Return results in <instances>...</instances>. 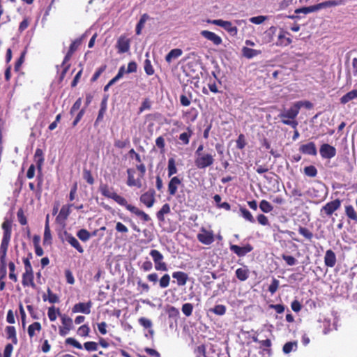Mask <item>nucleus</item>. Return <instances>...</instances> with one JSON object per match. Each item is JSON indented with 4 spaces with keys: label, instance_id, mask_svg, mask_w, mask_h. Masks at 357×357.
<instances>
[{
    "label": "nucleus",
    "instance_id": "obj_1",
    "mask_svg": "<svg viewBox=\"0 0 357 357\" xmlns=\"http://www.w3.org/2000/svg\"><path fill=\"white\" fill-rule=\"evenodd\" d=\"M3 230V235L0 246V261L3 266H5V259L8 248L9 242L11 238L12 222L8 219H5L1 225Z\"/></svg>",
    "mask_w": 357,
    "mask_h": 357
},
{
    "label": "nucleus",
    "instance_id": "obj_2",
    "mask_svg": "<svg viewBox=\"0 0 357 357\" xmlns=\"http://www.w3.org/2000/svg\"><path fill=\"white\" fill-rule=\"evenodd\" d=\"M112 199H114L119 205L125 206L127 210L139 217L142 220L145 222L150 220V217L148 214L141 211L137 207L129 204L124 197L116 193Z\"/></svg>",
    "mask_w": 357,
    "mask_h": 357
},
{
    "label": "nucleus",
    "instance_id": "obj_3",
    "mask_svg": "<svg viewBox=\"0 0 357 357\" xmlns=\"http://www.w3.org/2000/svg\"><path fill=\"white\" fill-rule=\"evenodd\" d=\"M299 113V109L296 103L286 111L280 113L279 116L282 119V122L284 125L291 126L292 128H296L298 126V123L294 119L297 116Z\"/></svg>",
    "mask_w": 357,
    "mask_h": 357
},
{
    "label": "nucleus",
    "instance_id": "obj_4",
    "mask_svg": "<svg viewBox=\"0 0 357 357\" xmlns=\"http://www.w3.org/2000/svg\"><path fill=\"white\" fill-rule=\"evenodd\" d=\"M206 22L211 24H214L223 28L231 36H236L238 33V28L234 26L230 21L223 20L221 19L218 20H206Z\"/></svg>",
    "mask_w": 357,
    "mask_h": 357
},
{
    "label": "nucleus",
    "instance_id": "obj_5",
    "mask_svg": "<svg viewBox=\"0 0 357 357\" xmlns=\"http://www.w3.org/2000/svg\"><path fill=\"white\" fill-rule=\"evenodd\" d=\"M198 241L204 245H209L215 241L213 231L202 227L197 235Z\"/></svg>",
    "mask_w": 357,
    "mask_h": 357
},
{
    "label": "nucleus",
    "instance_id": "obj_6",
    "mask_svg": "<svg viewBox=\"0 0 357 357\" xmlns=\"http://www.w3.org/2000/svg\"><path fill=\"white\" fill-rule=\"evenodd\" d=\"M214 162L213 155L210 153H203L196 156L195 164L198 169H205Z\"/></svg>",
    "mask_w": 357,
    "mask_h": 357
},
{
    "label": "nucleus",
    "instance_id": "obj_7",
    "mask_svg": "<svg viewBox=\"0 0 357 357\" xmlns=\"http://www.w3.org/2000/svg\"><path fill=\"white\" fill-rule=\"evenodd\" d=\"M61 326L59 328L61 336H66L73 328V319L66 314L60 315Z\"/></svg>",
    "mask_w": 357,
    "mask_h": 357
},
{
    "label": "nucleus",
    "instance_id": "obj_8",
    "mask_svg": "<svg viewBox=\"0 0 357 357\" xmlns=\"http://www.w3.org/2000/svg\"><path fill=\"white\" fill-rule=\"evenodd\" d=\"M85 37L84 35L82 36L80 38L75 40L70 45V47H69V50L68 52V53L66 54L64 59H63V63H62V66H64V69H63V75H64L66 74V73L67 72L68 69V67L69 66H65V64L66 62H68L70 57L72 56L73 54L74 53V52L77 49V47L81 45L82 42V40L83 38Z\"/></svg>",
    "mask_w": 357,
    "mask_h": 357
},
{
    "label": "nucleus",
    "instance_id": "obj_9",
    "mask_svg": "<svg viewBox=\"0 0 357 357\" xmlns=\"http://www.w3.org/2000/svg\"><path fill=\"white\" fill-rule=\"evenodd\" d=\"M150 255L155 263V268L157 271H167V264L163 261V255L158 250H152L150 252Z\"/></svg>",
    "mask_w": 357,
    "mask_h": 357
},
{
    "label": "nucleus",
    "instance_id": "obj_10",
    "mask_svg": "<svg viewBox=\"0 0 357 357\" xmlns=\"http://www.w3.org/2000/svg\"><path fill=\"white\" fill-rule=\"evenodd\" d=\"M155 192L154 190L151 189L147 192L142 194L139 198L140 202L144 204L146 207L151 208L153 206L155 199Z\"/></svg>",
    "mask_w": 357,
    "mask_h": 357
},
{
    "label": "nucleus",
    "instance_id": "obj_11",
    "mask_svg": "<svg viewBox=\"0 0 357 357\" xmlns=\"http://www.w3.org/2000/svg\"><path fill=\"white\" fill-rule=\"evenodd\" d=\"M200 35L208 41H211L213 45L218 46L222 43V38L215 33L208 31L202 30Z\"/></svg>",
    "mask_w": 357,
    "mask_h": 357
},
{
    "label": "nucleus",
    "instance_id": "obj_12",
    "mask_svg": "<svg viewBox=\"0 0 357 357\" xmlns=\"http://www.w3.org/2000/svg\"><path fill=\"white\" fill-rule=\"evenodd\" d=\"M319 153L323 158L331 159L336 155V149L328 144H324L320 147Z\"/></svg>",
    "mask_w": 357,
    "mask_h": 357
},
{
    "label": "nucleus",
    "instance_id": "obj_13",
    "mask_svg": "<svg viewBox=\"0 0 357 357\" xmlns=\"http://www.w3.org/2000/svg\"><path fill=\"white\" fill-rule=\"evenodd\" d=\"M91 306L92 303L91 301L87 303H78L73 306L72 311L73 313H83L89 314L91 312Z\"/></svg>",
    "mask_w": 357,
    "mask_h": 357
},
{
    "label": "nucleus",
    "instance_id": "obj_14",
    "mask_svg": "<svg viewBox=\"0 0 357 357\" xmlns=\"http://www.w3.org/2000/svg\"><path fill=\"white\" fill-rule=\"evenodd\" d=\"M340 204L341 203L339 199L333 200L324 206L321 211H324L327 215H331L340 208Z\"/></svg>",
    "mask_w": 357,
    "mask_h": 357
},
{
    "label": "nucleus",
    "instance_id": "obj_15",
    "mask_svg": "<svg viewBox=\"0 0 357 357\" xmlns=\"http://www.w3.org/2000/svg\"><path fill=\"white\" fill-rule=\"evenodd\" d=\"M230 250L234 252L235 254H236L239 257H243L245 256L247 253L251 252L252 250V247L248 244L245 246H243V247H240L238 245H230Z\"/></svg>",
    "mask_w": 357,
    "mask_h": 357
},
{
    "label": "nucleus",
    "instance_id": "obj_16",
    "mask_svg": "<svg viewBox=\"0 0 357 357\" xmlns=\"http://www.w3.org/2000/svg\"><path fill=\"white\" fill-rule=\"evenodd\" d=\"M128 173V181L127 184L128 186H135L138 188H140L142 185V179L139 177L137 179L134 177L135 171L132 169H128L127 170Z\"/></svg>",
    "mask_w": 357,
    "mask_h": 357
},
{
    "label": "nucleus",
    "instance_id": "obj_17",
    "mask_svg": "<svg viewBox=\"0 0 357 357\" xmlns=\"http://www.w3.org/2000/svg\"><path fill=\"white\" fill-rule=\"evenodd\" d=\"M181 184V180L178 176L172 177L168 183L169 194L172 196L175 195Z\"/></svg>",
    "mask_w": 357,
    "mask_h": 357
},
{
    "label": "nucleus",
    "instance_id": "obj_18",
    "mask_svg": "<svg viewBox=\"0 0 357 357\" xmlns=\"http://www.w3.org/2000/svg\"><path fill=\"white\" fill-rule=\"evenodd\" d=\"M119 53H125L130 50V40L126 36H121L116 43Z\"/></svg>",
    "mask_w": 357,
    "mask_h": 357
},
{
    "label": "nucleus",
    "instance_id": "obj_19",
    "mask_svg": "<svg viewBox=\"0 0 357 357\" xmlns=\"http://www.w3.org/2000/svg\"><path fill=\"white\" fill-rule=\"evenodd\" d=\"M299 151L307 155H316L317 153V147L314 142H309L300 146Z\"/></svg>",
    "mask_w": 357,
    "mask_h": 357
},
{
    "label": "nucleus",
    "instance_id": "obj_20",
    "mask_svg": "<svg viewBox=\"0 0 357 357\" xmlns=\"http://www.w3.org/2000/svg\"><path fill=\"white\" fill-rule=\"evenodd\" d=\"M288 35L289 33L287 32H285L283 30L280 31L278 34V42L276 43L277 45L286 47L290 45L292 43V40L288 36Z\"/></svg>",
    "mask_w": 357,
    "mask_h": 357
},
{
    "label": "nucleus",
    "instance_id": "obj_21",
    "mask_svg": "<svg viewBox=\"0 0 357 357\" xmlns=\"http://www.w3.org/2000/svg\"><path fill=\"white\" fill-rule=\"evenodd\" d=\"M173 278L176 280L178 286H184L188 280V275L182 271H176L172 273Z\"/></svg>",
    "mask_w": 357,
    "mask_h": 357
},
{
    "label": "nucleus",
    "instance_id": "obj_22",
    "mask_svg": "<svg viewBox=\"0 0 357 357\" xmlns=\"http://www.w3.org/2000/svg\"><path fill=\"white\" fill-rule=\"evenodd\" d=\"M324 263L328 267H333L336 263V256L333 251L328 250L324 256Z\"/></svg>",
    "mask_w": 357,
    "mask_h": 357
},
{
    "label": "nucleus",
    "instance_id": "obj_23",
    "mask_svg": "<svg viewBox=\"0 0 357 357\" xmlns=\"http://www.w3.org/2000/svg\"><path fill=\"white\" fill-rule=\"evenodd\" d=\"M22 282L24 286H31L33 288L36 287V284L33 282V271H25L23 273Z\"/></svg>",
    "mask_w": 357,
    "mask_h": 357
},
{
    "label": "nucleus",
    "instance_id": "obj_24",
    "mask_svg": "<svg viewBox=\"0 0 357 357\" xmlns=\"http://www.w3.org/2000/svg\"><path fill=\"white\" fill-rule=\"evenodd\" d=\"M34 160L36 163L39 172L42 170V166L44 162L43 151L40 149H37L34 154Z\"/></svg>",
    "mask_w": 357,
    "mask_h": 357
},
{
    "label": "nucleus",
    "instance_id": "obj_25",
    "mask_svg": "<svg viewBox=\"0 0 357 357\" xmlns=\"http://www.w3.org/2000/svg\"><path fill=\"white\" fill-rule=\"evenodd\" d=\"M183 54L181 49L175 48L172 50L165 56V60L167 63H170L173 60L178 59Z\"/></svg>",
    "mask_w": 357,
    "mask_h": 357
},
{
    "label": "nucleus",
    "instance_id": "obj_26",
    "mask_svg": "<svg viewBox=\"0 0 357 357\" xmlns=\"http://www.w3.org/2000/svg\"><path fill=\"white\" fill-rule=\"evenodd\" d=\"M43 300L44 301H48L50 303H56L59 302V298L56 294H54L50 288L47 290V294L43 295Z\"/></svg>",
    "mask_w": 357,
    "mask_h": 357
},
{
    "label": "nucleus",
    "instance_id": "obj_27",
    "mask_svg": "<svg viewBox=\"0 0 357 357\" xmlns=\"http://www.w3.org/2000/svg\"><path fill=\"white\" fill-rule=\"evenodd\" d=\"M41 324L39 322H34L28 327V335L30 338L34 337L37 333L41 331Z\"/></svg>",
    "mask_w": 357,
    "mask_h": 357
},
{
    "label": "nucleus",
    "instance_id": "obj_28",
    "mask_svg": "<svg viewBox=\"0 0 357 357\" xmlns=\"http://www.w3.org/2000/svg\"><path fill=\"white\" fill-rule=\"evenodd\" d=\"M249 269L246 267H242L236 269V276L241 281L246 280L249 277Z\"/></svg>",
    "mask_w": 357,
    "mask_h": 357
},
{
    "label": "nucleus",
    "instance_id": "obj_29",
    "mask_svg": "<svg viewBox=\"0 0 357 357\" xmlns=\"http://www.w3.org/2000/svg\"><path fill=\"white\" fill-rule=\"evenodd\" d=\"M261 52L260 50L251 49L247 47H243L242 48V54L243 56L247 59H252L257 55L260 54Z\"/></svg>",
    "mask_w": 357,
    "mask_h": 357
},
{
    "label": "nucleus",
    "instance_id": "obj_30",
    "mask_svg": "<svg viewBox=\"0 0 357 357\" xmlns=\"http://www.w3.org/2000/svg\"><path fill=\"white\" fill-rule=\"evenodd\" d=\"M356 98H357V89H354V90L349 91L345 95H344L340 98V100L342 104L344 105V104L347 103L348 102H349L354 99H356Z\"/></svg>",
    "mask_w": 357,
    "mask_h": 357
},
{
    "label": "nucleus",
    "instance_id": "obj_31",
    "mask_svg": "<svg viewBox=\"0 0 357 357\" xmlns=\"http://www.w3.org/2000/svg\"><path fill=\"white\" fill-rule=\"evenodd\" d=\"M99 190L103 196L110 199H112L116 194V192L106 184H101L99 187Z\"/></svg>",
    "mask_w": 357,
    "mask_h": 357
},
{
    "label": "nucleus",
    "instance_id": "obj_32",
    "mask_svg": "<svg viewBox=\"0 0 357 357\" xmlns=\"http://www.w3.org/2000/svg\"><path fill=\"white\" fill-rule=\"evenodd\" d=\"M60 315L62 314L60 313L59 310L54 306H51L48 308L47 316L51 321H54L57 319V317H60Z\"/></svg>",
    "mask_w": 357,
    "mask_h": 357
},
{
    "label": "nucleus",
    "instance_id": "obj_33",
    "mask_svg": "<svg viewBox=\"0 0 357 357\" xmlns=\"http://www.w3.org/2000/svg\"><path fill=\"white\" fill-rule=\"evenodd\" d=\"M139 323L141 326H142L145 328L149 329V333L151 336L153 335L154 331L152 329V322L150 319H146L145 317H141L139 319Z\"/></svg>",
    "mask_w": 357,
    "mask_h": 357
},
{
    "label": "nucleus",
    "instance_id": "obj_34",
    "mask_svg": "<svg viewBox=\"0 0 357 357\" xmlns=\"http://www.w3.org/2000/svg\"><path fill=\"white\" fill-rule=\"evenodd\" d=\"M67 241L69 244H70L73 248H75L79 253H82L84 250L81 246L79 241L73 236H68L66 238Z\"/></svg>",
    "mask_w": 357,
    "mask_h": 357
},
{
    "label": "nucleus",
    "instance_id": "obj_35",
    "mask_svg": "<svg viewBox=\"0 0 357 357\" xmlns=\"http://www.w3.org/2000/svg\"><path fill=\"white\" fill-rule=\"evenodd\" d=\"M149 19V16L147 14H146V13L143 14L141 16L140 20H139V21L137 23V26H136V33L137 35H140L141 34L142 29L144 28L146 22Z\"/></svg>",
    "mask_w": 357,
    "mask_h": 357
},
{
    "label": "nucleus",
    "instance_id": "obj_36",
    "mask_svg": "<svg viewBox=\"0 0 357 357\" xmlns=\"http://www.w3.org/2000/svg\"><path fill=\"white\" fill-rule=\"evenodd\" d=\"M72 205H64L61 207L57 216V219L66 220L70 213V207Z\"/></svg>",
    "mask_w": 357,
    "mask_h": 357
},
{
    "label": "nucleus",
    "instance_id": "obj_37",
    "mask_svg": "<svg viewBox=\"0 0 357 357\" xmlns=\"http://www.w3.org/2000/svg\"><path fill=\"white\" fill-rule=\"evenodd\" d=\"M345 213L349 218L357 222V213H356L353 206H351V205L346 206H345Z\"/></svg>",
    "mask_w": 357,
    "mask_h": 357
},
{
    "label": "nucleus",
    "instance_id": "obj_38",
    "mask_svg": "<svg viewBox=\"0 0 357 357\" xmlns=\"http://www.w3.org/2000/svg\"><path fill=\"white\" fill-rule=\"evenodd\" d=\"M168 176L170 177L177 173V168L176 166V162L174 158H169L168 160L167 166Z\"/></svg>",
    "mask_w": 357,
    "mask_h": 357
},
{
    "label": "nucleus",
    "instance_id": "obj_39",
    "mask_svg": "<svg viewBox=\"0 0 357 357\" xmlns=\"http://www.w3.org/2000/svg\"><path fill=\"white\" fill-rule=\"evenodd\" d=\"M170 212V206L168 204H164L160 210L157 213V218L159 220H164V215Z\"/></svg>",
    "mask_w": 357,
    "mask_h": 357
},
{
    "label": "nucleus",
    "instance_id": "obj_40",
    "mask_svg": "<svg viewBox=\"0 0 357 357\" xmlns=\"http://www.w3.org/2000/svg\"><path fill=\"white\" fill-rule=\"evenodd\" d=\"M324 8L332 6H337L345 4L344 0H329L322 2Z\"/></svg>",
    "mask_w": 357,
    "mask_h": 357
},
{
    "label": "nucleus",
    "instance_id": "obj_41",
    "mask_svg": "<svg viewBox=\"0 0 357 357\" xmlns=\"http://www.w3.org/2000/svg\"><path fill=\"white\" fill-rule=\"evenodd\" d=\"M240 212L241 213L242 217L245 220H246L252 223H254L255 222V218H253L252 215L248 209H246L245 208H241Z\"/></svg>",
    "mask_w": 357,
    "mask_h": 357
},
{
    "label": "nucleus",
    "instance_id": "obj_42",
    "mask_svg": "<svg viewBox=\"0 0 357 357\" xmlns=\"http://www.w3.org/2000/svg\"><path fill=\"white\" fill-rule=\"evenodd\" d=\"M90 333V328L88 325L84 324L79 326L77 331L78 335L81 337H87Z\"/></svg>",
    "mask_w": 357,
    "mask_h": 357
},
{
    "label": "nucleus",
    "instance_id": "obj_43",
    "mask_svg": "<svg viewBox=\"0 0 357 357\" xmlns=\"http://www.w3.org/2000/svg\"><path fill=\"white\" fill-rule=\"evenodd\" d=\"M259 208L264 213H269L273 211V207L266 200H261L259 203Z\"/></svg>",
    "mask_w": 357,
    "mask_h": 357
},
{
    "label": "nucleus",
    "instance_id": "obj_44",
    "mask_svg": "<svg viewBox=\"0 0 357 357\" xmlns=\"http://www.w3.org/2000/svg\"><path fill=\"white\" fill-rule=\"evenodd\" d=\"M297 348L296 342H287L283 347V352L284 354H289L292 351H295Z\"/></svg>",
    "mask_w": 357,
    "mask_h": 357
},
{
    "label": "nucleus",
    "instance_id": "obj_45",
    "mask_svg": "<svg viewBox=\"0 0 357 357\" xmlns=\"http://www.w3.org/2000/svg\"><path fill=\"white\" fill-rule=\"evenodd\" d=\"M304 173L310 177H315L317 174V170L314 166L310 165L304 168Z\"/></svg>",
    "mask_w": 357,
    "mask_h": 357
},
{
    "label": "nucleus",
    "instance_id": "obj_46",
    "mask_svg": "<svg viewBox=\"0 0 357 357\" xmlns=\"http://www.w3.org/2000/svg\"><path fill=\"white\" fill-rule=\"evenodd\" d=\"M51 240L52 235L50 227L48 225H45L43 243L50 244L51 243Z\"/></svg>",
    "mask_w": 357,
    "mask_h": 357
},
{
    "label": "nucleus",
    "instance_id": "obj_47",
    "mask_svg": "<svg viewBox=\"0 0 357 357\" xmlns=\"http://www.w3.org/2000/svg\"><path fill=\"white\" fill-rule=\"evenodd\" d=\"M182 312L186 316L189 317L192 314L193 310V305L191 303H185L182 306Z\"/></svg>",
    "mask_w": 357,
    "mask_h": 357
},
{
    "label": "nucleus",
    "instance_id": "obj_48",
    "mask_svg": "<svg viewBox=\"0 0 357 357\" xmlns=\"http://www.w3.org/2000/svg\"><path fill=\"white\" fill-rule=\"evenodd\" d=\"M214 314L217 315H223L226 312V307L223 305H215L213 309L211 310Z\"/></svg>",
    "mask_w": 357,
    "mask_h": 357
},
{
    "label": "nucleus",
    "instance_id": "obj_49",
    "mask_svg": "<svg viewBox=\"0 0 357 357\" xmlns=\"http://www.w3.org/2000/svg\"><path fill=\"white\" fill-rule=\"evenodd\" d=\"M267 20L266 16L259 15L256 17H252L249 19L250 22L255 24H263Z\"/></svg>",
    "mask_w": 357,
    "mask_h": 357
},
{
    "label": "nucleus",
    "instance_id": "obj_50",
    "mask_svg": "<svg viewBox=\"0 0 357 357\" xmlns=\"http://www.w3.org/2000/svg\"><path fill=\"white\" fill-rule=\"evenodd\" d=\"M188 132H183L179 135V139L183 142L184 144H188L190 141V137L192 135V130L188 128Z\"/></svg>",
    "mask_w": 357,
    "mask_h": 357
},
{
    "label": "nucleus",
    "instance_id": "obj_51",
    "mask_svg": "<svg viewBox=\"0 0 357 357\" xmlns=\"http://www.w3.org/2000/svg\"><path fill=\"white\" fill-rule=\"evenodd\" d=\"M77 237H78L80 240H82V241H88V240L89 239V238H90V234H89V232L87 230L84 229H80V230L77 232Z\"/></svg>",
    "mask_w": 357,
    "mask_h": 357
},
{
    "label": "nucleus",
    "instance_id": "obj_52",
    "mask_svg": "<svg viewBox=\"0 0 357 357\" xmlns=\"http://www.w3.org/2000/svg\"><path fill=\"white\" fill-rule=\"evenodd\" d=\"M84 347L89 351H95L98 350V344L95 342H86L84 344Z\"/></svg>",
    "mask_w": 357,
    "mask_h": 357
},
{
    "label": "nucleus",
    "instance_id": "obj_53",
    "mask_svg": "<svg viewBox=\"0 0 357 357\" xmlns=\"http://www.w3.org/2000/svg\"><path fill=\"white\" fill-rule=\"evenodd\" d=\"M160 287L161 288H166L169 286L170 282V276L168 274H165L160 280Z\"/></svg>",
    "mask_w": 357,
    "mask_h": 357
},
{
    "label": "nucleus",
    "instance_id": "obj_54",
    "mask_svg": "<svg viewBox=\"0 0 357 357\" xmlns=\"http://www.w3.org/2000/svg\"><path fill=\"white\" fill-rule=\"evenodd\" d=\"M6 331V334L8 335V337L13 339L14 340V342H16L17 338H16V332H15V328L13 326H7Z\"/></svg>",
    "mask_w": 357,
    "mask_h": 357
},
{
    "label": "nucleus",
    "instance_id": "obj_55",
    "mask_svg": "<svg viewBox=\"0 0 357 357\" xmlns=\"http://www.w3.org/2000/svg\"><path fill=\"white\" fill-rule=\"evenodd\" d=\"M144 70L148 75H152L154 73L153 68L149 59H146L144 61Z\"/></svg>",
    "mask_w": 357,
    "mask_h": 357
},
{
    "label": "nucleus",
    "instance_id": "obj_56",
    "mask_svg": "<svg viewBox=\"0 0 357 357\" xmlns=\"http://www.w3.org/2000/svg\"><path fill=\"white\" fill-rule=\"evenodd\" d=\"M66 344L73 346L74 347L82 349V345L75 338L68 337L66 340Z\"/></svg>",
    "mask_w": 357,
    "mask_h": 357
},
{
    "label": "nucleus",
    "instance_id": "obj_57",
    "mask_svg": "<svg viewBox=\"0 0 357 357\" xmlns=\"http://www.w3.org/2000/svg\"><path fill=\"white\" fill-rule=\"evenodd\" d=\"M246 145L245 136L243 134H240L236 140V147L238 149H243Z\"/></svg>",
    "mask_w": 357,
    "mask_h": 357
},
{
    "label": "nucleus",
    "instance_id": "obj_58",
    "mask_svg": "<svg viewBox=\"0 0 357 357\" xmlns=\"http://www.w3.org/2000/svg\"><path fill=\"white\" fill-rule=\"evenodd\" d=\"M130 144L129 139H125V140H120L117 139L114 142V146L115 147L118 149H123L128 146Z\"/></svg>",
    "mask_w": 357,
    "mask_h": 357
},
{
    "label": "nucleus",
    "instance_id": "obj_59",
    "mask_svg": "<svg viewBox=\"0 0 357 357\" xmlns=\"http://www.w3.org/2000/svg\"><path fill=\"white\" fill-rule=\"evenodd\" d=\"M17 219H18L19 222L22 225H26V223H27L26 218L24 215V212H23V211L22 209H20L17 211Z\"/></svg>",
    "mask_w": 357,
    "mask_h": 357
},
{
    "label": "nucleus",
    "instance_id": "obj_60",
    "mask_svg": "<svg viewBox=\"0 0 357 357\" xmlns=\"http://www.w3.org/2000/svg\"><path fill=\"white\" fill-rule=\"evenodd\" d=\"M298 232L307 239H311L312 237V234L307 228L300 227Z\"/></svg>",
    "mask_w": 357,
    "mask_h": 357
},
{
    "label": "nucleus",
    "instance_id": "obj_61",
    "mask_svg": "<svg viewBox=\"0 0 357 357\" xmlns=\"http://www.w3.org/2000/svg\"><path fill=\"white\" fill-rule=\"evenodd\" d=\"M279 287V281L276 279H273L272 283L268 287V291L273 294L278 290Z\"/></svg>",
    "mask_w": 357,
    "mask_h": 357
},
{
    "label": "nucleus",
    "instance_id": "obj_62",
    "mask_svg": "<svg viewBox=\"0 0 357 357\" xmlns=\"http://www.w3.org/2000/svg\"><path fill=\"white\" fill-rule=\"evenodd\" d=\"M197 357H207L206 355V348L204 345L199 346L196 350Z\"/></svg>",
    "mask_w": 357,
    "mask_h": 357
},
{
    "label": "nucleus",
    "instance_id": "obj_63",
    "mask_svg": "<svg viewBox=\"0 0 357 357\" xmlns=\"http://www.w3.org/2000/svg\"><path fill=\"white\" fill-rule=\"evenodd\" d=\"M282 259L286 261V263L289 266H294L296 263V259L292 256L283 255Z\"/></svg>",
    "mask_w": 357,
    "mask_h": 357
},
{
    "label": "nucleus",
    "instance_id": "obj_64",
    "mask_svg": "<svg viewBox=\"0 0 357 357\" xmlns=\"http://www.w3.org/2000/svg\"><path fill=\"white\" fill-rule=\"evenodd\" d=\"M65 276L68 284H73L75 283L74 276L70 270L65 271Z\"/></svg>",
    "mask_w": 357,
    "mask_h": 357
}]
</instances>
